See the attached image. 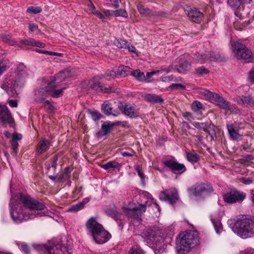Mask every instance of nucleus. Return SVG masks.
Listing matches in <instances>:
<instances>
[{
	"label": "nucleus",
	"instance_id": "nucleus-1",
	"mask_svg": "<svg viewBox=\"0 0 254 254\" xmlns=\"http://www.w3.org/2000/svg\"><path fill=\"white\" fill-rule=\"evenodd\" d=\"M9 206L11 207V216L16 223L48 215L45 212L38 211L44 209L46 207L44 203L21 193L11 197Z\"/></svg>",
	"mask_w": 254,
	"mask_h": 254
},
{
	"label": "nucleus",
	"instance_id": "nucleus-2",
	"mask_svg": "<svg viewBox=\"0 0 254 254\" xmlns=\"http://www.w3.org/2000/svg\"><path fill=\"white\" fill-rule=\"evenodd\" d=\"M69 71L65 69L59 72L55 76L43 79L41 86L35 91L37 96L36 99L45 105H49L51 104L49 100L44 98L38 99L39 96H51L53 98H59L63 95V89H56L59 86L60 83L68 76Z\"/></svg>",
	"mask_w": 254,
	"mask_h": 254
},
{
	"label": "nucleus",
	"instance_id": "nucleus-3",
	"mask_svg": "<svg viewBox=\"0 0 254 254\" xmlns=\"http://www.w3.org/2000/svg\"><path fill=\"white\" fill-rule=\"evenodd\" d=\"M29 71L23 64H19L12 75L5 79L1 87L10 96H14L16 90L23 86L28 78Z\"/></svg>",
	"mask_w": 254,
	"mask_h": 254
},
{
	"label": "nucleus",
	"instance_id": "nucleus-4",
	"mask_svg": "<svg viewBox=\"0 0 254 254\" xmlns=\"http://www.w3.org/2000/svg\"><path fill=\"white\" fill-rule=\"evenodd\" d=\"M198 243L197 233L196 231H186L182 232L176 240L177 252L185 254Z\"/></svg>",
	"mask_w": 254,
	"mask_h": 254
},
{
	"label": "nucleus",
	"instance_id": "nucleus-5",
	"mask_svg": "<svg viewBox=\"0 0 254 254\" xmlns=\"http://www.w3.org/2000/svg\"><path fill=\"white\" fill-rule=\"evenodd\" d=\"M86 226L97 244H104L111 237V234L104 229L102 225L99 224L94 217H91L87 221Z\"/></svg>",
	"mask_w": 254,
	"mask_h": 254
},
{
	"label": "nucleus",
	"instance_id": "nucleus-6",
	"mask_svg": "<svg viewBox=\"0 0 254 254\" xmlns=\"http://www.w3.org/2000/svg\"><path fill=\"white\" fill-rule=\"evenodd\" d=\"M232 229L243 239L250 238L254 234V220L250 217L243 216L237 219Z\"/></svg>",
	"mask_w": 254,
	"mask_h": 254
},
{
	"label": "nucleus",
	"instance_id": "nucleus-7",
	"mask_svg": "<svg viewBox=\"0 0 254 254\" xmlns=\"http://www.w3.org/2000/svg\"><path fill=\"white\" fill-rule=\"evenodd\" d=\"M142 237L148 246L160 250L164 248L163 239L161 233L156 228H147L143 230Z\"/></svg>",
	"mask_w": 254,
	"mask_h": 254
},
{
	"label": "nucleus",
	"instance_id": "nucleus-8",
	"mask_svg": "<svg viewBox=\"0 0 254 254\" xmlns=\"http://www.w3.org/2000/svg\"><path fill=\"white\" fill-rule=\"evenodd\" d=\"M32 247L41 254H70L72 250L68 247L53 242L47 245L33 244Z\"/></svg>",
	"mask_w": 254,
	"mask_h": 254
},
{
	"label": "nucleus",
	"instance_id": "nucleus-9",
	"mask_svg": "<svg viewBox=\"0 0 254 254\" xmlns=\"http://www.w3.org/2000/svg\"><path fill=\"white\" fill-rule=\"evenodd\" d=\"M233 52L238 60H243L247 63L253 62L254 58L251 51L245 45L240 42H236L234 43Z\"/></svg>",
	"mask_w": 254,
	"mask_h": 254
},
{
	"label": "nucleus",
	"instance_id": "nucleus-10",
	"mask_svg": "<svg viewBox=\"0 0 254 254\" xmlns=\"http://www.w3.org/2000/svg\"><path fill=\"white\" fill-rule=\"evenodd\" d=\"M213 191L211 186L208 183L196 184L188 189V191L190 195L198 196L202 193H211Z\"/></svg>",
	"mask_w": 254,
	"mask_h": 254
},
{
	"label": "nucleus",
	"instance_id": "nucleus-11",
	"mask_svg": "<svg viewBox=\"0 0 254 254\" xmlns=\"http://www.w3.org/2000/svg\"><path fill=\"white\" fill-rule=\"evenodd\" d=\"M246 197V193L236 190H231L229 192L223 195L224 201L229 203L242 202Z\"/></svg>",
	"mask_w": 254,
	"mask_h": 254
},
{
	"label": "nucleus",
	"instance_id": "nucleus-12",
	"mask_svg": "<svg viewBox=\"0 0 254 254\" xmlns=\"http://www.w3.org/2000/svg\"><path fill=\"white\" fill-rule=\"evenodd\" d=\"M146 208V204H139L131 209L128 208H125L124 212L129 218L140 220L141 215L145 211Z\"/></svg>",
	"mask_w": 254,
	"mask_h": 254
},
{
	"label": "nucleus",
	"instance_id": "nucleus-13",
	"mask_svg": "<svg viewBox=\"0 0 254 254\" xmlns=\"http://www.w3.org/2000/svg\"><path fill=\"white\" fill-rule=\"evenodd\" d=\"M186 55L180 56L176 59L175 61V68L178 72L182 74L186 73L191 67L190 63L187 60Z\"/></svg>",
	"mask_w": 254,
	"mask_h": 254
},
{
	"label": "nucleus",
	"instance_id": "nucleus-14",
	"mask_svg": "<svg viewBox=\"0 0 254 254\" xmlns=\"http://www.w3.org/2000/svg\"><path fill=\"white\" fill-rule=\"evenodd\" d=\"M159 198L161 200L168 201L170 204H173L179 199V196L177 190L174 188H171L161 192Z\"/></svg>",
	"mask_w": 254,
	"mask_h": 254
},
{
	"label": "nucleus",
	"instance_id": "nucleus-15",
	"mask_svg": "<svg viewBox=\"0 0 254 254\" xmlns=\"http://www.w3.org/2000/svg\"><path fill=\"white\" fill-rule=\"evenodd\" d=\"M118 107L123 114L130 118H136L139 116L138 111L133 106L120 102Z\"/></svg>",
	"mask_w": 254,
	"mask_h": 254
},
{
	"label": "nucleus",
	"instance_id": "nucleus-16",
	"mask_svg": "<svg viewBox=\"0 0 254 254\" xmlns=\"http://www.w3.org/2000/svg\"><path fill=\"white\" fill-rule=\"evenodd\" d=\"M163 164L175 173L182 174L186 171L184 164L179 163L174 159H168L162 162Z\"/></svg>",
	"mask_w": 254,
	"mask_h": 254
},
{
	"label": "nucleus",
	"instance_id": "nucleus-17",
	"mask_svg": "<svg viewBox=\"0 0 254 254\" xmlns=\"http://www.w3.org/2000/svg\"><path fill=\"white\" fill-rule=\"evenodd\" d=\"M184 11L190 19L196 23H199L203 16L202 12L194 7L186 6L184 8Z\"/></svg>",
	"mask_w": 254,
	"mask_h": 254
},
{
	"label": "nucleus",
	"instance_id": "nucleus-18",
	"mask_svg": "<svg viewBox=\"0 0 254 254\" xmlns=\"http://www.w3.org/2000/svg\"><path fill=\"white\" fill-rule=\"evenodd\" d=\"M13 119L6 106L0 105V123L4 124H11Z\"/></svg>",
	"mask_w": 254,
	"mask_h": 254
},
{
	"label": "nucleus",
	"instance_id": "nucleus-19",
	"mask_svg": "<svg viewBox=\"0 0 254 254\" xmlns=\"http://www.w3.org/2000/svg\"><path fill=\"white\" fill-rule=\"evenodd\" d=\"M118 123L111 122H104L101 126V129L96 133L98 137L107 135L110 133L114 126L118 125Z\"/></svg>",
	"mask_w": 254,
	"mask_h": 254
},
{
	"label": "nucleus",
	"instance_id": "nucleus-20",
	"mask_svg": "<svg viewBox=\"0 0 254 254\" xmlns=\"http://www.w3.org/2000/svg\"><path fill=\"white\" fill-rule=\"evenodd\" d=\"M234 100L238 104L244 107L254 106V99L249 96H238L235 98Z\"/></svg>",
	"mask_w": 254,
	"mask_h": 254
},
{
	"label": "nucleus",
	"instance_id": "nucleus-21",
	"mask_svg": "<svg viewBox=\"0 0 254 254\" xmlns=\"http://www.w3.org/2000/svg\"><path fill=\"white\" fill-rule=\"evenodd\" d=\"M51 146L50 141L45 138L41 139L37 144L36 151L39 154L46 152Z\"/></svg>",
	"mask_w": 254,
	"mask_h": 254
},
{
	"label": "nucleus",
	"instance_id": "nucleus-22",
	"mask_svg": "<svg viewBox=\"0 0 254 254\" xmlns=\"http://www.w3.org/2000/svg\"><path fill=\"white\" fill-rule=\"evenodd\" d=\"M226 127L231 140H238L240 139L241 135L239 133V129L237 127H234L233 124H227Z\"/></svg>",
	"mask_w": 254,
	"mask_h": 254
},
{
	"label": "nucleus",
	"instance_id": "nucleus-23",
	"mask_svg": "<svg viewBox=\"0 0 254 254\" xmlns=\"http://www.w3.org/2000/svg\"><path fill=\"white\" fill-rule=\"evenodd\" d=\"M212 100L216 102L217 105L221 109H226L228 107H229L230 102L226 101L224 98L216 94L213 96Z\"/></svg>",
	"mask_w": 254,
	"mask_h": 254
},
{
	"label": "nucleus",
	"instance_id": "nucleus-24",
	"mask_svg": "<svg viewBox=\"0 0 254 254\" xmlns=\"http://www.w3.org/2000/svg\"><path fill=\"white\" fill-rule=\"evenodd\" d=\"M194 58L197 62H200V63H203L208 61H214L219 60V56L217 55L216 57H213L211 56H207V53L203 54H199L198 53L195 55Z\"/></svg>",
	"mask_w": 254,
	"mask_h": 254
},
{
	"label": "nucleus",
	"instance_id": "nucleus-25",
	"mask_svg": "<svg viewBox=\"0 0 254 254\" xmlns=\"http://www.w3.org/2000/svg\"><path fill=\"white\" fill-rule=\"evenodd\" d=\"M144 99L148 102L152 103H163V99L160 96L155 94H146L144 96Z\"/></svg>",
	"mask_w": 254,
	"mask_h": 254
},
{
	"label": "nucleus",
	"instance_id": "nucleus-26",
	"mask_svg": "<svg viewBox=\"0 0 254 254\" xmlns=\"http://www.w3.org/2000/svg\"><path fill=\"white\" fill-rule=\"evenodd\" d=\"M58 159L59 156L57 155H55L45 162V165L48 171L47 173L51 172V168H55L57 167Z\"/></svg>",
	"mask_w": 254,
	"mask_h": 254
},
{
	"label": "nucleus",
	"instance_id": "nucleus-27",
	"mask_svg": "<svg viewBox=\"0 0 254 254\" xmlns=\"http://www.w3.org/2000/svg\"><path fill=\"white\" fill-rule=\"evenodd\" d=\"M252 0H228V4L234 9H238L244 3H250Z\"/></svg>",
	"mask_w": 254,
	"mask_h": 254
},
{
	"label": "nucleus",
	"instance_id": "nucleus-28",
	"mask_svg": "<svg viewBox=\"0 0 254 254\" xmlns=\"http://www.w3.org/2000/svg\"><path fill=\"white\" fill-rule=\"evenodd\" d=\"M137 9L141 14L145 16L151 17L157 15L156 12L151 11L150 9L148 8L145 7L142 4L138 5Z\"/></svg>",
	"mask_w": 254,
	"mask_h": 254
},
{
	"label": "nucleus",
	"instance_id": "nucleus-29",
	"mask_svg": "<svg viewBox=\"0 0 254 254\" xmlns=\"http://www.w3.org/2000/svg\"><path fill=\"white\" fill-rule=\"evenodd\" d=\"M211 127L214 130V128L215 127V126L214 125L212 124L211 121L202 123L201 129L203 130L205 132L207 133L211 136V139H214V137L212 133H211L210 130H209V129Z\"/></svg>",
	"mask_w": 254,
	"mask_h": 254
},
{
	"label": "nucleus",
	"instance_id": "nucleus-30",
	"mask_svg": "<svg viewBox=\"0 0 254 254\" xmlns=\"http://www.w3.org/2000/svg\"><path fill=\"white\" fill-rule=\"evenodd\" d=\"M105 212L114 219H117L119 218V213L117 211V207L115 205L111 206L106 209Z\"/></svg>",
	"mask_w": 254,
	"mask_h": 254
},
{
	"label": "nucleus",
	"instance_id": "nucleus-31",
	"mask_svg": "<svg viewBox=\"0 0 254 254\" xmlns=\"http://www.w3.org/2000/svg\"><path fill=\"white\" fill-rule=\"evenodd\" d=\"M130 67L127 66L121 65L117 69L116 74L122 77H125L129 72Z\"/></svg>",
	"mask_w": 254,
	"mask_h": 254
},
{
	"label": "nucleus",
	"instance_id": "nucleus-32",
	"mask_svg": "<svg viewBox=\"0 0 254 254\" xmlns=\"http://www.w3.org/2000/svg\"><path fill=\"white\" fill-rule=\"evenodd\" d=\"M186 157L187 160L192 164L196 163L200 159L199 155L195 152H187Z\"/></svg>",
	"mask_w": 254,
	"mask_h": 254
},
{
	"label": "nucleus",
	"instance_id": "nucleus-33",
	"mask_svg": "<svg viewBox=\"0 0 254 254\" xmlns=\"http://www.w3.org/2000/svg\"><path fill=\"white\" fill-rule=\"evenodd\" d=\"M102 110L103 113L107 115H113L114 116H117L118 114L112 112V108L110 103H104L102 106Z\"/></svg>",
	"mask_w": 254,
	"mask_h": 254
},
{
	"label": "nucleus",
	"instance_id": "nucleus-34",
	"mask_svg": "<svg viewBox=\"0 0 254 254\" xmlns=\"http://www.w3.org/2000/svg\"><path fill=\"white\" fill-rule=\"evenodd\" d=\"M70 177V171L69 167H66L63 172L58 178V181H65L68 180Z\"/></svg>",
	"mask_w": 254,
	"mask_h": 254
},
{
	"label": "nucleus",
	"instance_id": "nucleus-35",
	"mask_svg": "<svg viewBox=\"0 0 254 254\" xmlns=\"http://www.w3.org/2000/svg\"><path fill=\"white\" fill-rule=\"evenodd\" d=\"M131 75L135 77L138 81H142L145 79L144 73L141 72L139 70H135L131 71Z\"/></svg>",
	"mask_w": 254,
	"mask_h": 254
},
{
	"label": "nucleus",
	"instance_id": "nucleus-36",
	"mask_svg": "<svg viewBox=\"0 0 254 254\" xmlns=\"http://www.w3.org/2000/svg\"><path fill=\"white\" fill-rule=\"evenodd\" d=\"M1 38L3 41L10 45H15L17 44V43L13 40L12 39L11 36L9 34H2Z\"/></svg>",
	"mask_w": 254,
	"mask_h": 254
},
{
	"label": "nucleus",
	"instance_id": "nucleus-37",
	"mask_svg": "<svg viewBox=\"0 0 254 254\" xmlns=\"http://www.w3.org/2000/svg\"><path fill=\"white\" fill-rule=\"evenodd\" d=\"M119 166V164L115 161H110L106 164H103L102 167L105 169L108 170L111 168H117Z\"/></svg>",
	"mask_w": 254,
	"mask_h": 254
},
{
	"label": "nucleus",
	"instance_id": "nucleus-38",
	"mask_svg": "<svg viewBox=\"0 0 254 254\" xmlns=\"http://www.w3.org/2000/svg\"><path fill=\"white\" fill-rule=\"evenodd\" d=\"M135 170L137 172L138 176L141 179V183L143 185H145V175L142 171V168L139 165L135 166Z\"/></svg>",
	"mask_w": 254,
	"mask_h": 254
},
{
	"label": "nucleus",
	"instance_id": "nucleus-39",
	"mask_svg": "<svg viewBox=\"0 0 254 254\" xmlns=\"http://www.w3.org/2000/svg\"><path fill=\"white\" fill-rule=\"evenodd\" d=\"M116 72L113 70H108L104 75H102L101 76H99V79H101L103 77H106L108 79L110 78H113L116 77Z\"/></svg>",
	"mask_w": 254,
	"mask_h": 254
},
{
	"label": "nucleus",
	"instance_id": "nucleus-40",
	"mask_svg": "<svg viewBox=\"0 0 254 254\" xmlns=\"http://www.w3.org/2000/svg\"><path fill=\"white\" fill-rule=\"evenodd\" d=\"M113 13L114 16H122L123 17L127 18L128 16L127 13L124 9H119L114 11H113Z\"/></svg>",
	"mask_w": 254,
	"mask_h": 254
},
{
	"label": "nucleus",
	"instance_id": "nucleus-41",
	"mask_svg": "<svg viewBox=\"0 0 254 254\" xmlns=\"http://www.w3.org/2000/svg\"><path fill=\"white\" fill-rule=\"evenodd\" d=\"M211 221L213 224L216 233L217 234L220 233L223 230V228L220 222L219 221H215L212 219H211Z\"/></svg>",
	"mask_w": 254,
	"mask_h": 254
},
{
	"label": "nucleus",
	"instance_id": "nucleus-42",
	"mask_svg": "<svg viewBox=\"0 0 254 254\" xmlns=\"http://www.w3.org/2000/svg\"><path fill=\"white\" fill-rule=\"evenodd\" d=\"M128 254H145L142 249L138 246L131 248L128 252Z\"/></svg>",
	"mask_w": 254,
	"mask_h": 254
},
{
	"label": "nucleus",
	"instance_id": "nucleus-43",
	"mask_svg": "<svg viewBox=\"0 0 254 254\" xmlns=\"http://www.w3.org/2000/svg\"><path fill=\"white\" fill-rule=\"evenodd\" d=\"M84 207L82 206V204L79 202L76 204L71 205L68 209V211L69 212H76L81 209H83Z\"/></svg>",
	"mask_w": 254,
	"mask_h": 254
},
{
	"label": "nucleus",
	"instance_id": "nucleus-44",
	"mask_svg": "<svg viewBox=\"0 0 254 254\" xmlns=\"http://www.w3.org/2000/svg\"><path fill=\"white\" fill-rule=\"evenodd\" d=\"M203 108V105L198 101H194L191 105L192 110L195 112H197L200 109Z\"/></svg>",
	"mask_w": 254,
	"mask_h": 254
},
{
	"label": "nucleus",
	"instance_id": "nucleus-45",
	"mask_svg": "<svg viewBox=\"0 0 254 254\" xmlns=\"http://www.w3.org/2000/svg\"><path fill=\"white\" fill-rule=\"evenodd\" d=\"M127 42L124 39H120L115 41V44L119 48L126 49Z\"/></svg>",
	"mask_w": 254,
	"mask_h": 254
},
{
	"label": "nucleus",
	"instance_id": "nucleus-46",
	"mask_svg": "<svg viewBox=\"0 0 254 254\" xmlns=\"http://www.w3.org/2000/svg\"><path fill=\"white\" fill-rule=\"evenodd\" d=\"M42 11V8L39 6H29L27 9V12L31 14H37Z\"/></svg>",
	"mask_w": 254,
	"mask_h": 254
},
{
	"label": "nucleus",
	"instance_id": "nucleus-47",
	"mask_svg": "<svg viewBox=\"0 0 254 254\" xmlns=\"http://www.w3.org/2000/svg\"><path fill=\"white\" fill-rule=\"evenodd\" d=\"M196 73L199 76H202L204 74H206L209 72V70L208 68H205L204 66H201L196 68Z\"/></svg>",
	"mask_w": 254,
	"mask_h": 254
},
{
	"label": "nucleus",
	"instance_id": "nucleus-48",
	"mask_svg": "<svg viewBox=\"0 0 254 254\" xmlns=\"http://www.w3.org/2000/svg\"><path fill=\"white\" fill-rule=\"evenodd\" d=\"M89 86L91 89L97 92H100L101 88H102L101 85L95 82L94 80H92L89 82Z\"/></svg>",
	"mask_w": 254,
	"mask_h": 254
},
{
	"label": "nucleus",
	"instance_id": "nucleus-49",
	"mask_svg": "<svg viewBox=\"0 0 254 254\" xmlns=\"http://www.w3.org/2000/svg\"><path fill=\"white\" fill-rule=\"evenodd\" d=\"M8 61L7 60H0V76L6 70L7 67Z\"/></svg>",
	"mask_w": 254,
	"mask_h": 254
},
{
	"label": "nucleus",
	"instance_id": "nucleus-50",
	"mask_svg": "<svg viewBox=\"0 0 254 254\" xmlns=\"http://www.w3.org/2000/svg\"><path fill=\"white\" fill-rule=\"evenodd\" d=\"M121 153L124 157H132L134 156L135 153V152L131 149H129L127 150H123Z\"/></svg>",
	"mask_w": 254,
	"mask_h": 254
},
{
	"label": "nucleus",
	"instance_id": "nucleus-51",
	"mask_svg": "<svg viewBox=\"0 0 254 254\" xmlns=\"http://www.w3.org/2000/svg\"><path fill=\"white\" fill-rule=\"evenodd\" d=\"M207 56L216 57L217 55L219 56V60L214 61H210V62H222L224 61V58L222 57L219 52H207Z\"/></svg>",
	"mask_w": 254,
	"mask_h": 254
},
{
	"label": "nucleus",
	"instance_id": "nucleus-52",
	"mask_svg": "<svg viewBox=\"0 0 254 254\" xmlns=\"http://www.w3.org/2000/svg\"><path fill=\"white\" fill-rule=\"evenodd\" d=\"M226 109H228L232 113L236 114H240L241 113V110L238 107L234 105H231L230 103L229 104V107H228Z\"/></svg>",
	"mask_w": 254,
	"mask_h": 254
},
{
	"label": "nucleus",
	"instance_id": "nucleus-53",
	"mask_svg": "<svg viewBox=\"0 0 254 254\" xmlns=\"http://www.w3.org/2000/svg\"><path fill=\"white\" fill-rule=\"evenodd\" d=\"M90 115L92 119L95 121L99 120L102 116L99 112L96 111L91 112Z\"/></svg>",
	"mask_w": 254,
	"mask_h": 254
},
{
	"label": "nucleus",
	"instance_id": "nucleus-54",
	"mask_svg": "<svg viewBox=\"0 0 254 254\" xmlns=\"http://www.w3.org/2000/svg\"><path fill=\"white\" fill-rule=\"evenodd\" d=\"M169 88L171 90H177L179 89H180L182 90H184L186 87L184 85H183L181 83H175V84H173L169 86Z\"/></svg>",
	"mask_w": 254,
	"mask_h": 254
},
{
	"label": "nucleus",
	"instance_id": "nucleus-55",
	"mask_svg": "<svg viewBox=\"0 0 254 254\" xmlns=\"http://www.w3.org/2000/svg\"><path fill=\"white\" fill-rule=\"evenodd\" d=\"M101 91L104 93H110L113 91L112 87L110 85H101Z\"/></svg>",
	"mask_w": 254,
	"mask_h": 254
},
{
	"label": "nucleus",
	"instance_id": "nucleus-56",
	"mask_svg": "<svg viewBox=\"0 0 254 254\" xmlns=\"http://www.w3.org/2000/svg\"><path fill=\"white\" fill-rule=\"evenodd\" d=\"M240 182L245 185H250L254 182V180L249 178L242 177L240 179Z\"/></svg>",
	"mask_w": 254,
	"mask_h": 254
},
{
	"label": "nucleus",
	"instance_id": "nucleus-57",
	"mask_svg": "<svg viewBox=\"0 0 254 254\" xmlns=\"http://www.w3.org/2000/svg\"><path fill=\"white\" fill-rule=\"evenodd\" d=\"M92 13L97 17L100 18L102 21H104L105 20V16L101 12L98 10H94L92 11Z\"/></svg>",
	"mask_w": 254,
	"mask_h": 254
},
{
	"label": "nucleus",
	"instance_id": "nucleus-58",
	"mask_svg": "<svg viewBox=\"0 0 254 254\" xmlns=\"http://www.w3.org/2000/svg\"><path fill=\"white\" fill-rule=\"evenodd\" d=\"M11 148L13 151V152L15 153V154H17V150L18 149V143L17 141H16V140H11Z\"/></svg>",
	"mask_w": 254,
	"mask_h": 254
},
{
	"label": "nucleus",
	"instance_id": "nucleus-59",
	"mask_svg": "<svg viewBox=\"0 0 254 254\" xmlns=\"http://www.w3.org/2000/svg\"><path fill=\"white\" fill-rule=\"evenodd\" d=\"M248 80L251 83H254V68H252L249 72Z\"/></svg>",
	"mask_w": 254,
	"mask_h": 254
},
{
	"label": "nucleus",
	"instance_id": "nucleus-60",
	"mask_svg": "<svg viewBox=\"0 0 254 254\" xmlns=\"http://www.w3.org/2000/svg\"><path fill=\"white\" fill-rule=\"evenodd\" d=\"M20 43L23 44L26 46H33V39H26L22 40L20 41Z\"/></svg>",
	"mask_w": 254,
	"mask_h": 254
},
{
	"label": "nucleus",
	"instance_id": "nucleus-61",
	"mask_svg": "<svg viewBox=\"0 0 254 254\" xmlns=\"http://www.w3.org/2000/svg\"><path fill=\"white\" fill-rule=\"evenodd\" d=\"M204 94L212 100L216 93L206 90L204 91Z\"/></svg>",
	"mask_w": 254,
	"mask_h": 254
},
{
	"label": "nucleus",
	"instance_id": "nucleus-62",
	"mask_svg": "<svg viewBox=\"0 0 254 254\" xmlns=\"http://www.w3.org/2000/svg\"><path fill=\"white\" fill-rule=\"evenodd\" d=\"M12 140H16V141H17V140H20L21 139L22 135L21 134L14 132L12 134Z\"/></svg>",
	"mask_w": 254,
	"mask_h": 254
},
{
	"label": "nucleus",
	"instance_id": "nucleus-63",
	"mask_svg": "<svg viewBox=\"0 0 254 254\" xmlns=\"http://www.w3.org/2000/svg\"><path fill=\"white\" fill-rule=\"evenodd\" d=\"M22 251L25 254H28L30 252L29 248L26 244H22L21 247Z\"/></svg>",
	"mask_w": 254,
	"mask_h": 254
},
{
	"label": "nucleus",
	"instance_id": "nucleus-64",
	"mask_svg": "<svg viewBox=\"0 0 254 254\" xmlns=\"http://www.w3.org/2000/svg\"><path fill=\"white\" fill-rule=\"evenodd\" d=\"M8 102L9 105L12 108H16L18 106L17 102L15 100H9Z\"/></svg>",
	"mask_w": 254,
	"mask_h": 254
}]
</instances>
